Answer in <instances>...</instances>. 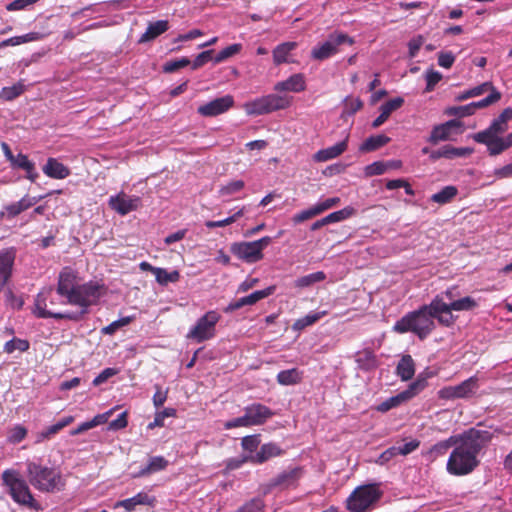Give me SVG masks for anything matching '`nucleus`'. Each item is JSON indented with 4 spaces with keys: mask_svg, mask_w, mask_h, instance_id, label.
Returning a JSON list of instances; mask_svg holds the SVG:
<instances>
[{
    "mask_svg": "<svg viewBox=\"0 0 512 512\" xmlns=\"http://www.w3.org/2000/svg\"><path fill=\"white\" fill-rule=\"evenodd\" d=\"M104 290L95 281L81 284L77 272L66 267L59 274L56 289L49 287L38 293L33 313L43 319L77 320L99 301Z\"/></svg>",
    "mask_w": 512,
    "mask_h": 512,
    "instance_id": "1",
    "label": "nucleus"
},
{
    "mask_svg": "<svg viewBox=\"0 0 512 512\" xmlns=\"http://www.w3.org/2000/svg\"><path fill=\"white\" fill-rule=\"evenodd\" d=\"M491 439V432L475 428L459 435L455 448L447 461V471L456 476L471 473L479 465V452Z\"/></svg>",
    "mask_w": 512,
    "mask_h": 512,
    "instance_id": "2",
    "label": "nucleus"
},
{
    "mask_svg": "<svg viewBox=\"0 0 512 512\" xmlns=\"http://www.w3.org/2000/svg\"><path fill=\"white\" fill-rule=\"evenodd\" d=\"M436 306L434 297L429 304L404 315L394 324L393 330L400 334L411 332L420 340H424L435 330V320L439 323L440 312Z\"/></svg>",
    "mask_w": 512,
    "mask_h": 512,
    "instance_id": "3",
    "label": "nucleus"
},
{
    "mask_svg": "<svg viewBox=\"0 0 512 512\" xmlns=\"http://www.w3.org/2000/svg\"><path fill=\"white\" fill-rule=\"evenodd\" d=\"M26 474L29 483L35 489L43 493L62 491L66 485V481L60 470L43 466L33 461L26 463Z\"/></svg>",
    "mask_w": 512,
    "mask_h": 512,
    "instance_id": "4",
    "label": "nucleus"
},
{
    "mask_svg": "<svg viewBox=\"0 0 512 512\" xmlns=\"http://www.w3.org/2000/svg\"><path fill=\"white\" fill-rule=\"evenodd\" d=\"M2 486L6 488L8 495L18 505L32 510H41V505L35 500L28 482L23 478L19 470L5 469L1 474Z\"/></svg>",
    "mask_w": 512,
    "mask_h": 512,
    "instance_id": "5",
    "label": "nucleus"
},
{
    "mask_svg": "<svg viewBox=\"0 0 512 512\" xmlns=\"http://www.w3.org/2000/svg\"><path fill=\"white\" fill-rule=\"evenodd\" d=\"M380 484L372 483L359 486L347 499V508L351 512H367L374 508L382 497Z\"/></svg>",
    "mask_w": 512,
    "mask_h": 512,
    "instance_id": "6",
    "label": "nucleus"
},
{
    "mask_svg": "<svg viewBox=\"0 0 512 512\" xmlns=\"http://www.w3.org/2000/svg\"><path fill=\"white\" fill-rule=\"evenodd\" d=\"M292 98L286 95L268 94L243 104V109L248 116H260L290 106Z\"/></svg>",
    "mask_w": 512,
    "mask_h": 512,
    "instance_id": "7",
    "label": "nucleus"
},
{
    "mask_svg": "<svg viewBox=\"0 0 512 512\" xmlns=\"http://www.w3.org/2000/svg\"><path fill=\"white\" fill-rule=\"evenodd\" d=\"M436 304L439 315V324L445 327L452 326L456 321V316L453 315V311L462 312V311H472L478 307V302L471 296L460 297L454 302L446 303L443 301L442 296H435Z\"/></svg>",
    "mask_w": 512,
    "mask_h": 512,
    "instance_id": "8",
    "label": "nucleus"
},
{
    "mask_svg": "<svg viewBox=\"0 0 512 512\" xmlns=\"http://www.w3.org/2000/svg\"><path fill=\"white\" fill-rule=\"evenodd\" d=\"M271 243L272 238L264 236L251 242L234 243L231 251L236 257L247 263H256L263 259V250Z\"/></svg>",
    "mask_w": 512,
    "mask_h": 512,
    "instance_id": "9",
    "label": "nucleus"
},
{
    "mask_svg": "<svg viewBox=\"0 0 512 512\" xmlns=\"http://www.w3.org/2000/svg\"><path fill=\"white\" fill-rule=\"evenodd\" d=\"M353 43V39L345 33H331L325 41L313 47L311 50V58L318 61L326 60L339 53V47L341 45H352Z\"/></svg>",
    "mask_w": 512,
    "mask_h": 512,
    "instance_id": "10",
    "label": "nucleus"
},
{
    "mask_svg": "<svg viewBox=\"0 0 512 512\" xmlns=\"http://www.w3.org/2000/svg\"><path fill=\"white\" fill-rule=\"evenodd\" d=\"M220 320V315L214 311H208L200 317L196 324L189 330L187 338L195 340L197 343L204 342L215 336L216 324Z\"/></svg>",
    "mask_w": 512,
    "mask_h": 512,
    "instance_id": "11",
    "label": "nucleus"
},
{
    "mask_svg": "<svg viewBox=\"0 0 512 512\" xmlns=\"http://www.w3.org/2000/svg\"><path fill=\"white\" fill-rule=\"evenodd\" d=\"M426 386V380L423 378H417L412 382L408 388L395 396H392L377 406V410L380 412H387L392 408L399 406L400 404L409 401L421 392Z\"/></svg>",
    "mask_w": 512,
    "mask_h": 512,
    "instance_id": "12",
    "label": "nucleus"
},
{
    "mask_svg": "<svg viewBox=\"0 0 512 512\" xmlns=\"http://www.w3.org/2000/svg\"><path fill=\"white\" fill-rule=\"evenodd\" d=\"M108 204L112 210L119 215H127L130 212L136 211L141 205V198L135 195H128L120 192L116 195L110 196Z\"/></svg>",
    "mask_w": 512,
    "mask_h": 512,
    "instance_id": "13",
    "label": "nucleus"
},
{
    "mask_svg": "<svg viewBox=\"0 0 512 512\" xmlns=\"http://www.w3.org/2000/svg\"><path fill=\"white\" fill-rule=\"evenodd\" d=\"M477 389V378L470 377L456 386H447L439 390L438 395L441 399L451 400L465 398L474 393Z\"/></svg>",
    "mask_w": 512,
    "mask_h": 512,
    "instance_id": "14",
    "label": "nucleus"
},
{
    "mask_svg": "<svg viewBox=\"0 0 512 512\" xmlns=\"http://www.w3.org/2000/svg\"><path fill=\"white\" fill-rule=\"evenodd\" d=\"M233 105V96L225 95L199 106L197 112L204 117H214L225 113Z\"/></svg>",
    "mask_w": 512,
    "mask_h": 512,
    "instance_id": "15",
    "label": "nucleus"
},
{
    "mask_svg": "<svg viewBox=\"0 0 512 512\" xmlns=\"http://www.w3.org/2000/svg\"><path fill=\"white\" fill-rule=\"evenodd\" d=\"M275 291V286H269L263 290H258V291H255L253 293H251L250 295H247L245 297H241L233 302H231L225 309L224 311L226 313H229V312H233L235 310H238L244 306H248V305H254L256 304L258 301L272 295Z\"/></svg>",
    "mask_w": 512,
    "mask_h": 512,
    "instance_id": "16",
    "label": "nucleus"
},
{
    "mask_svg": "<svg viewBox=\"0 0 512 512\" xmlns=\"http://www.w3.org/2000/svg\"><path fill=\"white\" fill-rule=\"evenodd\" d=\"M244 412H246L251 426L262 425L274 415L269 407L260 403H253L246 406Z\"/></svg>",
    "mask_w": 512,
    "mask_h": 512,
    "instance_id": "17",
    "label": "nucleus"
},
{
    "mask_svg": "<svg viewBox=\"0 0 512 512\" xmlns=\"http://www.w3.org/2000/svg\"><path fill=\"white\" fill-rule=\"evenodd\" d=\"M462 126L461 122L452 119L443 124L437 125L432 129L428 141L432 144H437L440 141L449 140L452 133Z\"/></svg>",
    "mask_w": 512,
    "mask_h": 512,
    "instance_id": "18",
    "label": "nucleus"
},
{
    "mask_svg": "<svg viewBox=\"0 0 512 512\" xmlns=\"http://www.w3.org/2000/svg\"><path fill=\"white\" fill-rule=\"evenodd\" d=\"M15 250L4 249L0 252V286H5L11 277L15 261Z\"/></svg>",
    "mask_w": 512,
    "mask_h": 512,
    "instance_id": "19",
    "label": "nucleus"
},
{
    "mask_svg": "<svg viewBox=\"0 0 512 512\" xmlns=\"http://www.w3.org/2000/svg\"><path fill=\"white\" fill-rule=\"evenodd\" d=\"M473 139L477 143L486 145L488 152L491 156L499 155L503 151L507 150L506 147L504 146L502 138L497 135H487V133H476L473 136Z\"/></svg>",
    "mask_w": 512,
    "mask_h": 512,
    "instance_id": "20",
    "label": "nucleus"
},
{
    "mask_svg": "<svg viewBox=\"0 0 512 512\" xmlns=\"http://www.w3.org/2000/svg\"><path fill=\"white\" fill-rule=\"evenodd\" d=\"M306 89V81L305 77L301 73H296L291 75L288 79L284 81L277 82L274 85V90L277 92H302Z\"/></svg>",
    "mask_w": 512,
    "mask_h": 512,
    "instance_id": "21",
    "label": "nucleus"
},
{
    "mask_svg": "<svg viewBox=\"0 0 512 512\" xmlns=\"http://www.w3.org/2000/svg\"><path fill=\"white\" fill-rule=\"evenodd\" d=\"M155 503L156 498L154 496H150L145 492H140L131 498L116 502L115 508L122 507L126 511L131 512L135 510L136 506L138 505H147L150 507H154Z\"/></svg>",
    "mask_w": 512,
    "mask_h": 512,
    "instance_id": "22",
    "label": "nucleus"
},
{
    "mask_svg": "<svg viewBox=\"0 0 512 512\" xmlns=\"http://www.w3.org/2000/svg\"><path fill=\"white\" fill-rule=\"evenodd\" d=\"M43 173L52 179H65L70 175V169L56 158H48L42 168Z\"/></svg>",
    "mask_w": 512,
    "mask_h": 512,
    "instance_id": "23",
    "label": "nucleus"
},
{
    "mask_svg": "<svg viewBox=\"0 0 512 512\" xmlns=\"http://www.w3.org/2000/svg\"><path fill=\"white\" fill-rule=\"evenodd\" d=\"M281 448L275 443H267L263 444L260 447V450L255 454L248 457V460L254 464H261L266 462L267 460L281 455Z\"/></svg>",
    "mask_w": 512,
    "mask_h": 512,
    "instance_id": "24",
    "label": "nucleus"
},
{
    "mask_svg": "<svg viewBox=\"0 0 512 512\" xmlns=\"http://www.w3.org/2000/svg\"><path fill=\"white\" fill-rule=\"evenodd\" d=\"M403 103V98L396 97L382 104L380 106V115L372 122V127H380L389 118L391 113L399 109Z\"/></svg>",
    "mask_w": 512,
    "mask_h": 512,
    "instance_id": "25",
    "label": "nucleus"
},
{
    "mask_svg": "<svg viewBox=\"0 0 512 512\" xmlns=\"http://www.w3.org/2000/svg\"><path fill=\"white\" fill-rule=\"evenodd\" d=\"M348 138L325 149L317 151L313 159L317 162H325L341 155L347 149Z\"/></svg>",
    "mask_w": 512,
    "mask_h": 512,
    "instance_id": "26",
    "label": "nucleus"
},
{
    "mask_svg": "<svg viewBox=\"0 0 512 512\" xmlns=\"http://www.w3.org/2000/svg\"><path fill=\"white\" fill-rule=\"evenodd\" d=\"M169 29L168 21L158 20L148 24L146 31L139 38V43H147L156 39L161 34L165 33Z\"/></svg>",
    "mask_w": 512,
    "mask_h": 512,
    "instance_id": "27",
    "label": "nucleus"
},
{
    "mask_svg": "<svg viewBox=\"0 0 512 512\" xmlns=\"http://www.w3.org/2000/svg\"><path fill=\"white\" fill-rule=\"evenodd\" d=\"M415 374V362L411 355L406 354L401 357L396 367V375L402 381H408Z\"/></svg>",
    "mask_w": 512,
    "mask_h": 512,
    "instance_id": "28",
    "label": "nucleus"
},
{
    "mask_svg": "<svg viewBox=\"0 0 512 512\" xmlns=\"http://www.w3.org/2000/svg\"><path fill=\"white\" fill-rule=\"evenodd\" d=\"M296 47V42H284L277 45L273 50L274 64L281 65L283 63H289V55Z\"/></svg>",
    "mask_w": 512,
    "mask_h": 512,
    "instance_id": "29",
    "label": "nucleus"
},
{
    "mask_svg": "<svg viewBox=\"0 0 512 512\" xmlns=\"http://www.w3.org/2000/svg\"><path fill=\"white\" fill-rule=\"evenodd\" d=\"M356 362L360 369L370 371L378 366V360L376 355L368 349L360 351L356 355Z\"/></svg>",
    "mask_w": 512,
    "mask_h": 512,
    "instance_id": "30",
    "label": "nucleus"
},
{
    "mask_svg": "<svg viewBox=\"0 0 512 512\" xmlns=\"http://www.w3.org/2000/svg\"><path fill=\"white\" fill-rule=\"evenodd\" d=\"M38 200L36 197L25 196L18 202L7 205L5 209L9 216L14 217L36 204Z\"/></svg>",
    "mask_w": 512,
    "mask_h": 512,
    "instance_id": "31",
    "label": "nucleus"
},
{
    "mask_svg": "<svg viewBox=\"0 0 512 512\" xmlns=\"http://www.w3.org/2000/svg\"><path fill=\"white\" fill-rule=\"evenodd\" d=\"M167 465H168V461L164 457H162V456L151 457L148 461L147 466H145L144 468H142L139 471L138 476H145V475H148L151 473L161 471V470L165 469Z\"/></svg>",
    "mask_w": 512,
    "mask_h": 512,
    "instance_id": "32",
    "label": "nucleus"
},
{
    "mask_svg": "<svg viewBox=\"0 0 512 512\" xmlns=\"http://www.w3.org/2000/svg\"><path fill=\"white\" fill-rule=\"evenodd\" d=\"M327 314V311L320 312H310L302 318L297 319L292 328L295 331L303 330L304 328L313 325L315 322L320 320L323 316Z\"/></svg>",
    "mask_w": 512,
    "mask_h": 512,
    "instance_id": "33",
    "label": "nucleus"
},
{
    "mask_svg": "<svg viewBox=\"0 0 512 512\" xmlns=\"http://www.w3.org/2000/svg\"><path fill=\"white\" fill-rule=\"evenodd\" d=\"M301 379L302 373L296 368L280 371L277 375V381L281 385H294Z\"/></svg>",
    "mask_w": 512,
    "mask_h": 512,
    "instance_id": "34",
    "label": "nucleus"
},
{
    "mask_svg": "<svg viewBox=\"0 0 512 512\" xmlns=\"http://www.w3.org/2000/svg\"><path fill=\"white\" fill-rule=\"evenodd\" d=\"M326 279V274L323 271H317L308 275H304L295 280L294 285L297 288H307L315 283L322 282Z\"/></svg>",
    "mask_w": 512,
    "mask_h": 512,
    "instance_id": "35",
    "label": "nucleus"
},
{
    "mask_svg": "<svg viewBox=\"0 0 512 512\" xmlns=\"http://www.w3.org/2000/svg\"><path fill=\"white\" fill-rule=\"evenodd\" d=\"M73 421H74L73 416H67V417L61 419L57 423H55V424L47 427L45 430H43L39 434L38 441H42L44 439H49L51 436L57 434L60 430H62L64 427L68 426Z\"/></svg>",
    "mask_w": 512,
    "mask_h": 512,
    "instance_id": "36",
    "label": "nucleus"
},
{
    "mask_svg": "<svg viewBox=\"0 0 512 512\" xmlns=\"http://www.w3.org/2000/svg\"><path fill=\"white\" fill-rule=\"evenodd\" d=\"M390 141L385 135H376L367 138L360 146V151L369 152L379 149Z\"/></svg>",
    "mask_w": 512,
    "mask_h": 512,
    "instance_id": "37",
    "label": "nucleus"
},
{
    "mask_svg": "<svg viewBox=\"0 0 512 512\" xmlns=\"http://www.w3.org/2000/svg\"><path fill=\"white\" fill-rule=\"evenodd\" d=\"M457 193L458 190L455 186H445L439 192L433 194L431 196V200L435 203L446 204L450 202L457 195Z\"/></svg>",
    "mask_w": 512,
    "mask_h": 512,
    "instance_id": "38",
    "label": "nucleus"
},
{
    "mask_svg": "<svg viewBox=\"0 0 512 512\" xmlns=\"http://www.w3.org/2000/svg\"><path fill=\"white\" fill-rule=\"evenodd\" d=\"M155 278L160 285L166 286L168 283L177 282L180 279V274L177 270L168 272L166 269L159 267L155 270Z\"/></svg>",
    "mask_w": 512,
    "mask_h": 512,
    "instance_id": "39",
    "label": "nucleus"
},
{
    "mask_svg": "<svg viewBox=\"0 0 512 512\" xmlns=\"http://www.w3.org/2000/svg\"><path fill=\"white\" fill-rule=\"evenodd\" d=\"M301 470L298 468H294L288 471H284L275 479L276 485L290 486L293 485L296 480L299 478Z\"/></svg>",
    "mask_w": 512,
    "mask_h": 512,
    "instance_id": "40",
    "label": "nucleus"
},
{
    "mask_svg": "<svg viewBox=\"0 0 512 512\" xmlns=\"http://www.w3.org/2000/svg\"><path fill=\"white\" fill-rule=\"evenodd\" d=\"M500 99H501V93L498 90H493V94H489L487 97H485L479 101L469 103L471 110H472V114H474L477 109H482V108L488 107V106L498 102Z\"/></svg>",
    "mask_w": 512,
    "mask_h": 512,
    "instance_id": "41",
    "label": "nucleus"
},
{
    "mask_svg": "<svg viewBox=\"0 0 512 512\" xmlns=\"http://www.w3.org/2000/svg\"><path fill=\"white\" fill-rule=\"evenodd\" d=\"M24 92V85L17 83L9 87H3L0 91V99L4 101H12Z\"/></svg>",
    "mask_w": 512,
    "mask_h": 512,
    "instance_id": "42",
    "label": "nucleus"
},
{
    "mask_svg": "<svg viewBox=\"0 0 512 512\" xmlns=\"http://www.w3.org/2000/svg\"><path fill=\"white\" fill-rule=\"evenodd\" d=\"M29 342L24 339L13 338L7 341L4 345V352L7 354L13 353L15 350L25 352L29 349Z\"/></svg>",
    "mask_w": 512,
    "mask_h": 512,
    "instance_id": "43",
    "label": "nucleus"
},
{
    "mask_svg": "<svg viewBox=\"0 0 512 512\" xmlns=\"http://www.w3.org/2000/svg\"><path fill=\"white\" fill-rule=\"evenodd\" d=\"M242 49V45L239 44V43H236V44H232L226 48H224L223 50H221L215 57H214V62L216 64L218 63H221L223 61H225L226 59L236 55L237 53H239Z\"/></svg>",
    "mask_w": 512,
    "mask_h": 512,
    "instance_id": "44",
    "label": "nucleus"
},
{
    "mask_svg": "<svg viewBox=\"0 0 512 512\" xmlns=\"http://www.w3.org/2000/svg\"><path fill=\"white\" fill-rule=\"evenodd\" d=\"M354 212V209L352 207H345L341 210L335 211L333 213H330L329 215L325 216V220L327 225L331 223L341 222L347 218H349Z\"/></svg>",
    "mask_w": 512,
    "mask_h": 512,
    "instance_id": "45",
    "label": "nucleus"
},
{
    "mask_svg": "<svg viewBox=\"0 0 512 512\" xmlns=\"http://www.w3.org/2000/svg\"><path fill=\"white\" fill-rule=\"evenodd\" d=\"M176 414V410L173 408H165L163 411L157 412L153 422H150L147 426L148 429H154L155 427L164 426V419L166 417H173Z\"/></svg>",
    "mask_w": 512,
    "mask_h": 512,
    "instance_id": "46",
    "label": "nucleus"
},
{
    "mask_svg": "<svg viewBox=\"0 0 512 512\" xmlns=\"http://www.w3.org/2000/svg\"><path fill=\"white\" fill-rule=\"evenodd\" d=\"M507 128V123L501 122L500 117H497L496 119L493 120V122L487 129L480 131L479 133H487V135L499 136L500 134L504 133L507 130Z\"/></svg>",
    "mask_w": 512,
    "mask_h": 512,
    "instance_id": "47",
    "label": "nucleus"
},
{
    "mask_svg": "<svg viewBox=\"0 0 512 512\" xmlns=\"http://www.w3.org/2000/svg\"><path fill=\"white\" fill-rule=\"evenodd\" d=\"M132 319H133L132 317L127 316V317L120 318L116 321H113L106 327L102 328V333L107 334V335H112L121 327L128 325L132 321Z\"/></svg>",
    "mask_w": 512,
    "mask_h": 512,
    "instance_id": "48",
    "label": "nucleus"
},
{
    "mask_svg": "<svg viewBox=\"0 0 512 512\" xmlns=\"http://www.w3.org/2000/svg\"><path fill=\"white\" fill-rule=\"evenodd\" d=\"M471 152L468 148H457L450 145L443 146L444 158L453 159L457 157H463Z\"/></svg>",
    "mask_w": 512,
    "mask_h": 512,
    "instance_id": "49",
    "label": "nucleus"
},
{
    "mask_svg": "<svg viewBox=\"0 0 512 512\" xmlns=\"http://www.w3.org/2000/svg\"><path fill=\"white\" fill-rule=\"evenodd\" d=\"M244 185H245L244 181L235 180V181L229 182L228 184L222 186L219 192L222 196L232 195V194L237 193L240 190H242L244 188Z\"/></svg>",
    "mask_w": 512,
    "mask_h": 512,
    "instance_id": "50",
    "label": "nucleus"
},
{
    "mask_svg": "<svg viewBox=\"0 0 512 512\" xmlns=\"http://www.w3.org/2000/svg\"><path fill=\"white\" fill-rule=\"evenodd\" d=\"M223 426L225 429L229 430L237 427H251V424L247 418L246 412H244L242 416L224 422Z\"/></svg>",
    "mask_w": 512,
    "mask_h": 512,
    "instance_id": "51",
    "label": "nucleus"
},
{
    "mask_svg": "<svg viewBox=\"0 0 512 512\" xmlns=\"http://www.w3.org/2000/svg\"><path fill=\"white\" fill-rule=\"evenodd\" d=\"M445 114L449 116L466 117L472 115L470 104L463 106L448 107L445 110Z\"/></svg>",
    "mask_w": 512,
    "mask_h": 512,
    "instance_id": "52",
    "label": "nucleus"
},
{
    "mask_svg": "<svg viewBox=\"0 0 512 512\" xmlns=\"http://www.w3.org/2000/svg\"><path fill=\"white\" fill-rule=\"evenodd\" d=\"M10 163L13 167L21 168L23 170H31L33 162H31L26 155L19 153L16 156H13Z\"/></svg>",
    "mask_w": 512,
    "mask_h": 512,
    "instance_id": "53",
    "label": "nucleus"
},
{
    "mask_svg": "<svg viewBox=\"0 0 512 512\" xmlns=\"http://www.w3.org/2000/svg\"><path fill=\"white\" fill-rule=\"evenodd\" d=\"M26 434L27 430L23 426L16 425L10 430L8 439L12 443H19L25 438Z\"/></svg>",
    "mask_w": 512,
    "mask_h": 512,
    "instance_id": "54",
    "label": "nucleus"
},
{
    "mask_svg": "<svg viewBox=\"0 0 512 512\" xmlns=\"http://www.w3.org/2000/svg\"><path fill=\"white\" fill-rule=\"evenodd\" d=\"M317 215H319V214L316 210L315 205H313L312 207L295 214L293 216V222L295 224H298V223L304 222V221H306L314 216H317Z\"/></svg>",
    "mask_w": 512,
    "mask_h": 512,
    "instance_id": "55",
    "label": "nucleus"
},
{
    "mask_svg": "<svg viewBox=\"0 0 512 512\" xmlns=\"http://www.w3.org/2000/svg\"><path fill=\"white\" fill-rule=\"evenodd\" d=\"M263 507V501L259 498H256L243 505L236 512H260Z\"/></svg>",
    "mask_w": 512,
    "mask_h": 512,
    "instance_id": "56",
    "label": "nucleus"
},
{
    "mask_svg": "<svg viewBox=\"0 0 512 512\" xmlns=\"http://www.w3.org/2000/svg\"><path fill=\"white\" fill-rule=\"evenodd\" d=\"M189 64H190V60L186 57H183V58H180V59H177L174 61L167 62L164 66V71L171 73L180 68L186 67Z\"/></svg>",
    "mask_w": 512,
    "mask_h": 512,
    "instance_id": "57",
    "label": "nucleus"
},
{
    "mask_svg": "<svg viewBox=\"0 0 512 512\" xmlns=\"http://www.w3.org/2000/svg\"><path fill=\"white\" fill-rule=\"evenodd\" d=\"M387 171V164L383 161L374 162L366 167V174L369 176L381 175Z\"/></svg>",
    "mask_w": 512,
    "mask_h": 512,
    "instance_id": "58",
    "label": "nucleus"
},
{
    "mask_svg": "<svg viewBox=\"0 0 512 512\" xmlns=\"http://www.w3.org/2000/svg\"><path fill=\"white\" fill-rule=\"evenodd\" d=\"M339 202H340L339 197H331V198H327L323 201H319L318 203L315 204V207H316L318 214H321L322 212L338 205Z\"/></svg>",
    "mask_w": 512,
    "mask_h": 512,
    "instance_id": "59",
    "label": "nucleus"
},
{
    "mask_svg": "<svg viewBox=\"0 0 512 512\" xmlns=\"http://www.w3.org/2000/svg\"><path fill=\"white\" fill-rule=\"evenodd\" d=\"M442 79V74L435 70H428L426 73V91L430 92L434 89V86Z\"/></svg>",
    "mask_w": 512,
    "mask_h": 512,
    "instance_id": "60",
    "label": "nucleus"
},
{
    "mask_svg": "<svg viewBox=\"0 0 512 512\" xmlns=\"http://www.w3.org/2000/svg\"><path fill=\"white\" fill-rule=\"evenodd\" d=\"M436 296H442L443 301H446V303H451L459 299L461 297V293L456 286H453L441 292L440 294H437Z\"/></svg>",
    "mask_w": 512,
    "mask_h": 512,
    "instance_id": "61",
    "label": "nucleus"
},
{
    "mask_svg": "<svg viewBox=\"0 0 512 512\" xmlns=\"http://www.w3.org/2000/svg\"><path fill=\"white\" fill-rule=\"evenodd\" d=\"M420 445L418 440H412L400 446H395L398 455L406 456L415 451Z\"/></svg>",
    "mask_w": 512,
    "mask_h": 512,
    "instance_id": "62",
    "label": "nucleus"
},
{
    "mask_svg": "<svg viewBox=\"0 0 512 512\" xmlns=\"http://www.w3.org/2000/svg\"><path fill=\"white\" fill-rule=\"evenodd\" d=\"M259 443L260 440L257 435L245 436L241 441L243 449L249 452L256 450Z\"/></svg>",
    "mask_w": 512,
    "mask_h": 512,
    "instance_id": "63",
    "label": "nucleus"
},
{
    "mask_svg": "<svg viewBox=\"0 0 512 512\" xmlns=\"http://www.w3.org/2000/svg\"><path fill=\"white\" fill-rule=\"evenodd\" d=\"M458 439H459V436H452L448 440H445V441L435 444L432 448V451L435 453H444L451 446H453V445L455 446Z\"/></svg>",
    "mask_w": 512,
    "mask_h": 512,
    "instance_id": "64",
    "label": "nucleus"
}]
</instances>
